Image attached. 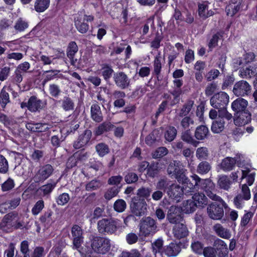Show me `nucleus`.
Segmentation results:
<instances>
[{
	"label": "nucleus",
	"instance_id": "c9c22d12",
	"mask_svg": "<svg viewBox=\"0 0 257 257\" xmlns=\"http://www.w3.org/2000/svg\"><path fill=\"white\" fill-rule=\"evenodd\" d=\"M160 138V131L158 130H155L146 137L145 142L148 145L151 146L156 142L159 141Z\"/></svg>",
	"mask_w": 257,
	"mask_h": 257
},
{
	"label": "nucleus",
	"instance_id": "c756f323",
	"mask_svg": "<svg viewBox=\"0 0 257 257\" xmlns=\"http://www.w3.org/2000/svg\"><path fill=\"white\" fill-rule=\"evenodd\" d=\"M184 189L178 185H172L168 191V195L173 199H177L181 197L184 193Z\"/></svg>",
	"mask_w": 257,
	"mask_h": 257
},
{
	"label": "nucleus",
	"instance_id": "5fc2aeb1",
	"mask_svg": "<svg viewBox=\"0 0 257 257\" xmlns=\"http://www.w3.org/2000/svg\"><path fill=\"white\" fill-rule=\"evenodd\" d=\"M119 191V188L117 186H113L106 191L104 197L105 199L109 200L113 197L116 196Z\"/></svg>",
	"mask_w": 257,
	"mask_h": 257
},
{
	"label": "nucleus",
	"instance_id": "79ce46f5",
	"mask_svg": "<svg viewBox=\"0 0 257 257\" xmlns=\"http://www.w3.org/2000/svg\"><path fill=\"white\" fill-rule=\"evenodd\" d=\"M197 207L193 200H187L183 202L182 211L186 213H191L195 211Z\"/></svg>",
	"mask_w": 257,
	"mask_h": 257
},
{
	"label": "nucleus",
	"instance_id": "0eeeda50",
	"mask_svg": "<svg viewBox=\"0 0 257 257\" xmlns=\"http://www.w3.org/2000/svg\"><path fill=\"white\" fill-rule=\"evenodd\" d=\"M243 155H237L235 157H226L222 160L220 164V168L224 171H230L234 167L236 164L239 167H243L244 164Z\"/></svg>",
	"mask_w": 257,
	"mask_h": 257
},
{
	"label": "nucleus",
	"instance_id": "bf43d9fd",
	"mask_svg": "<svg viewBox=\"0 0 257 257\" xmlns=\"http://www.w3.org/2000/svg\"><path fill=\"white\" fill-rule=\"evenodd\" d=\"M168 153V150L166 147H160L152 153V157L154 159H159L166 156Z\"/></svg>",
	"mask_w": 257,
	"mask_h": 257
},
{
	"label": "nucleus",
	"instance_id": "6e6552de",
	"mask_svg": "<svg viewBox=\"0 0 257 257\" xmlns=\"http://www.w3.org/2000/svg\"><path fill=\"white\" fill-rule=\"evenodd\" d=\"M147 204L144 198L134 197L132 199L130 204L131 211L137 216H142L147 211Z\"/></svg>",
	"mask_w": 257,
	"mask_h": 257
},
{
	"label": "nucleus",
	"instance_id": "a18cd8bd",
	"mask_svg": "<svg viewBox=\"0 0 257 257\" xmlns=\"http://www.w3.org/2000/svg\"><path fill=\"white\" fill-rule=\"evenodd\" d=\"M61 106L66 111L73 110L74 108V103L71 98L65 96L62 100Z\"/></svg>",
	"mask_w": 257,
	"mask_h": 257
},
{
	"label": "nucleus",
	"instance_id": "473e14b6",
	"mask_svg": "<svg viewBox=\"0 0 257 257\" xmlns=\"http://www.w3.org/2000/svg\"><path fill=\"white\" fill-rule=\"evenodd\" d=\"M194 105V101L191 100H187L182 106L180 112L176 117H183L188 116L187 115L191 110Z\"/></svg>",
	"mask_w": 257,
	"mask_h": 257
},
{
	"label": "nucleus",
	"instance_id": "ddd939ff",
	"mask_svg": "<svg viewBox=\"0 0 257 257\" xmlns=\"http://www.w3.org/2000/svg\"><path fill=\"white\" fill-rule=\"evenodd\" d=\"M113 79L116 86L121 89L130 87L131 79L124 72H117L113 74Z\"/></svg>",
	"mask_w": 257,
	"mask_h": 257
},
{
	"label": "nucleus",
	"instance_id": "cd10ccee",
	"mask_svg": "<svg viewBox=\"0 0 257 257\" xmlns=\"http://www.w3.org/2000/svg\"><path fill=\"white\" fill-rule=\"evenodd\" d=\"M213 228L219 237L224 239H229L230 238L231 234L229 230L224 228L220 224L217 223L215 224Z\"/></svg>",
	"mask_w": 257,
	"mask_h": 257
},
{
	"label": "nucleus",
	"instance_id": "9b49d317",
	"mask_svg": "<svg viewBox=\"0 0 257 257\" xmlns=\"http://www.w3.org/2000/svg\"><path fill=\"white\" fill-rule=\"evenodd\" d=\"M18 220V214L17 213H9L3 217L0 223V228L6 232L11 231L16 222Z\"/></svg>",
	"mask_w": 257,
	"mask_h": 257
},
{
	"label": "nucleus",
	"instance_id": "1a4fd4ad",
	"mask_svg": "<svg viewBox=\"0 0 257 257\" xmlns=\"http://www.w3.org/2000/svg\"><path fill=\"white\" fill-rule=\"evenodd\" d=\"M210 104L214 108L219 109L226 107L229 102V96L224 92L215 94L210 99Z\"/></svg>",
	"mask_w": 257,
	"mask_h": 257
},
{
	"label": "nucleus",
	"instance_id": "a878e982",
	"mask_svg": "<svg viewBox=\"0 0 257 257\" xmlns=\"http://www.w3.org/2000/svg\"><path fill=\"white\" fill-rule=\"evenodd\" d=\"M209 135L208 127L203 125L197 127L194 133V136L197 140H204L208 137Z\"/></svg>",
	"mask_w": 257,
	"mask_h": 257
},
{
	"label": "nucleus",
	"instance_id": "864d4df0",
	"mask_svg": "<svg viewBox=\"0 0 257 257\" xmlns=\"http://www.w3.org/2000/svg\"><path fill=\"white\" fill-rule=\"evenodd\" d=\"M10 102L9 93L6 91L5 87L0 92V103L2 108L6 107V105Z\"/></svg>",
	"mask_w": 257,
	"mask_h": 257
},
{
	"label": "nucleus",
	"instance_id": "8fccbe9b",
	"mask_svg": "<svg viewBox=\"0 0 257 257\" xmlns=\"http://www.w3.org/2000/svg\"><path fill=\"white\" fill-rule=\"evenodd\" d=\"M78 50V46L75 42L72 41L68 44L66 50L67 56L69 58H72L75 56Z\"/></svg>",
	"mask_w": 257,
	"mask_h": 257
},
{
	"label": "nucleus",
	"instance_id": "b1692460",
	"mask_svg": "<svg viewBox=\"0 0 257 257\" xmlns=\"http://www.w3.org/2000/svg\"><path fill=\"white\" fill-rule=\"evenodd\" d=\"M247 101L243 98H238L233 101L231 108L234 114L247 110Z\"/></svg>",
	"mask_w": 257,
	"mask_h": 257
},
{
	"label": "nucleus",
	"instance_id": "58836bf2",
	"mask_svg": "<svg viewBox=\"0 0 257 257\" xmlns=\"http://www.w3.org/2000/svg\"><path fill=\"white\" fill-rule=\"evenodd\" d=\"M211 169V164L207 161H203L199 163L196 172L200 175L207 174Z\"/></svg>",
	"mask_w": 257,
	"mask_h": 257
},
{
	"label": "nucleus",
	"instance_id": "de8ad7c7",
	"mask_svg": "<svg viewBox=\"0 0 257 257\" xmlns=\"http://www.w3.org/2000/svg\"><path fill=\"white\" fill-rule=\"evenodd\" d=\"M56 182L47 183L39 188L38 191L43 193L44 196L49 195L56 186Z\"/></svg>",
	"mask_w": 257,
	"mask_h": 257
},
{
	"label": "nucleus",
	"instance_id": "e433bc0d",
	"mask_svg": "<svg viewBox=\"0 0 257 257\" xmlns=\"http://www.w3.org/2000/svg\"><path fill=\"white\" fill-rule=\"evenodd\" d=\"M242 176L241 179L246 178L247 185L251 186L254 181L255 172H250L249 168L246 167L241 170Z\"/></svg>",
	"mask_w": 257,
	"mask_h": 257
},
{
	"label": "nucleus",
	"instance_id": "6ab92c4d",
	"mask_svg": "<svg viewBox=\"0 0 257 257\" xmlns=\"http://www.w3.org/2000/svg\"><path fill=\"white\" fill-rule=\"evenodd\" d=\"M46 104L45 102L38 99L36 96H32L29 99V110L32 112L40 111Z\"/></svg>",
	"mask_w": 257,
	"mask_h": 257
},
{
	"label": "nucleus",
	"instance_id": "aec40b11",
	"mask_svg": "<svg viewBox=\"0 0 257 257\" xmlns=\"http://www.w3.org/2000/svg\"><path fill=\"white\" fill-rule=\"evenodd\" d=\"M174 236L177 239L186 237L188 234L187 227L183 223L176 224L173 228Z\"/></svg>",
	"mask_w": 257,
	"mask_h": 257
},
{
	"label": "nucleus",
	"instance_id": "a211bd4d",
	"mask_svg": "<svg viewBox=\"0 0 257 257\" xmlns=\"http://www.w3.org/2000/svg\"><path fill=\"white\" fill-rule=\"evenodd\" d=\"M191 177L196 181V185H197V189H201L205 192L209 189H214V184L209 179H202L195 174Z\"/></svg>",
	"mask_w": 257,
	"mask_h": 257
},
{
	"label": "nucleus",
	"instance_id": "9d476101",
	"mask_svg": "<svg viewBox=\"0 0 257 257\" xmlns=\"http://www.w3.org/2000/svg\"><path fill=\"white\" fill-rule=\"evenodd\" d=\"M167 219L172 224L181 222L183 219L182 208L176 205L171 206L167 213Z\"/></svg>",
	"mask_w": 257,
	"mask_h": 257
},
{
	"label": "nucleus",
	"instance_id": "f8f14e48",
	"mask_svg": "<svg viewBox=\"0 0 257 257\" xmlns=\"http://www.w3.org/2000/svg\"><path fill=\"white\" fill-rule=\"evenodd\" d=\"M251 87L250 85L245 80H240L236 82L233 86V93L237 96H244L250 93Z\"/></svg>",
	"mask_w": 257,
	"mask_h": 257
},
{
	"label": "nucleus",
	"instance_id": "412c9836",
	"mask_svg": "<svg viewBox=\"0 0 257 257\" xmlns=\"http://www.w3.org/2000/svg\"><path fill=\"white\" fill-rule=\"evenodd\" d=\"M90 116L91 119L96 122H100L103 120L102 112L100 107L97 103H93L91 106Z\"/></svg>",
	"mask_w": 257,
	"mask_h": 257
},
{
	"label": "nucleus",
	"instance_id": "f3484780",
	"mask_svg": "<svg viewBox=\"0 0 257 257\" xmlns=\"http://www.w3.org/2000/svg\"><path fill=\"white\" fill-rule=\"evenodd\" d=\"M251 119V114L247 110L234 114V121L236 125H244L249 122Z\"/></svg>",
	"mask_w": 257,
	"mask_h": 257
},
{
	"label": "nucleus",
	"instance_id": "6e6d98bb",
	"mask_svg": "<svg viewBox=\"0 0 257 257\" xmlns=\"http://www.w3.org/2000/svg\"><path fill=\"white\" fill-rule=\"evenodd\" d=\"M194 123V121L190 116L183 117L180 120V125L183 130H190V126Z\"/></svg>",
	"mask_w": 257,
	"mask_h": 257
},
{
	"label": "nucleus",
	"instance_id": "20e7f679",
	"mask_svg": "<svg viewBox=\"0 0 257 257\" xmlns=\"http://www.w3.org/2000/svg\"><path fill=\"white\" fill-rule=\"evenodd\" d=\"M185 171L181 163L178 161H173L171 162L167 168V172L169 176L175 178L178 182L183 181L185 178Z\"/></svg>",
	"mask_w": 257,
	"mask_h": 257
},
{
	"label": "nucleus",
	"instance_id": "c03bdc74",
	"mask_svg": "<svg viewBox=\"0 0 257 257\" xmlns=\"http://www.w3.org/2000/svg\"><path fill=\"white\" fill-rule=\"evenodd\" d=\"M153 251L154 253L162 254L164 253L163 240L162 238H158L152 243Z\"/></svg>",
	"mask_w": 257,
	"mask_h": 257
},
{
	"label": "nucleus",
	"instance_id": "13d9d810",
	"mask_svg": "<svg viewBox=\"0 0 257 257\" xmlns=\"http://www.w3.org/2000/svg\"><path fill=\"white\" fill-rule=\"evenodd\" d=\"M126 208V203L123 199H117L113 204V208L117 212H123Z\"/></svg>",
	"mask_w": 257,
	"mask_h": 257
},
{
	"label": "nucleus",
	"instance_id": "37998d69",
	"mask_svg": "<svg viewBox=\"0 0 257 257\" xmlns=\"http://www.w3.org/2000/svg\"><path fill=\"white\" fill-rule=\"evenodd\" d=\"M185 178L186 179L183 180V181H179V183H181L184 185L183 187L184 191L185 192V193L188 192H194L195 190L197 188V185H196V181H195V184L191 183L190 180L185 176Z\"/></svg>",
	"mask_w": 257,
	"mask_h": 257
},
{
	"label": "nucleus",
	"instance_id": "0e129e2a",
	"mask_svg": "<svg viewBox=\"0 0 257 257\" xmlns=\"http://www.w3.org/2000/svg\"><path fill=\"white\" fill-rule=\"evenodd\" d=\"M70 200V196L68 193H63L59 195L56 198V202L58 205H64L66 204Z\"/></svg>",
	"mask_w": 257,
	"mask_h": 257
},
{
	"label": "nucleus",
	"instance_id": "c85d7f7f",
	"mask_svg": "<svg viewBox=\"0 0 257 257\" xmlns=\"http://www.w3.org/2000/svg\"><path fill=\"white\" fill-rule=\"evenodd\" d=\"M192 199L198 207H204L208 203L207 198L202 193L194 194L192 196Z\"/></svg>",
	"mask_w": 257,
	"mask_h": 257
},
{
	"label": "nucleus",
	"instance_id": "bb28decb",
	"mask_svg": "<svg viewBox=\"0 0 257 257\" xmlns=\"http://www.w3.org/2000/svg\"><path fill=\"white\" fill-rule=\"evenodd\" d=\"M103 79L106 81H108L112 77L114 71L112 67L106 63L101 65V68L99 70Z\"/></svg>",
	"mask_w": 257,
	"mask_h": 257
},
{
	"label": "nucleus",
	"instance_id": "f704fd0d",
	"mask_svg": "<svg viewBox=\"0 0 257 257\" xmlns=\"http://www.w3.org/2000/svg\"><path fill=\"white\" fill-rule=\"evenodd\" d=\"M177 129L173 126H169L166 127L164 133V138L166 141L171 142L174 141L177 136Z\"/></svg>",
	"mask_w": 257,
	"mask_h": 257
},
{
	"label": "nucleus",
	"instance_id": "3c124183",
	"mask_svg": "<svg viewBox=\"0 0 257 257\" xmlns=\"http://www.w3.org/2000/svg\"><path fill=\"white\" fill-rule=\"evenodd\" d=\"M161 55L159 53L156 56L154 61V73L157 76V79H159V75L160 74L162 64L161 62Z\"/></svg>",
	"mask_w": 257,
	"mask_h": 257
},
{
	"label": "nucleus",
	"instance_id": "338daca9",
	"mask_svg": "<svg viewBox=\"0 0 257 257\" xmlns=\"http://www.w3.org/2000/svg\"><path fill=\"white\" fill-rule=\"evenodd\" d=\"M232 118V115L231 113H229L226 110V107L224 108L218 109V118L223 120L224 119L227 120H231Z\"/></svg>",
	"mask_w": 257,
	"mask_h": 257
},
{
	"label": "nucleus",
	"instance_id": "2eb2a0df",
	"mask_svg": "<svg viewBox=\"0 0 257 257\" xmlns=\"http://www.w3.org/2000/svg\"><path fill=\"white\" fill-rule=\"evenodd\" d=\"M92 137V132L90 130H85L80 135L76 141L73 143V147L75 149H81L85 146L89 142Z\"/></svg>",
	"mask_w": 257,
	"mask_h": 257
},
{
	"label": "nucleus",
	"instance_id": "4468645a",
	"mask_svg": "<svg viewBox=\"0 0 257 257\" xmlns=\"http://www.w3.org/2000/svg\"><path fill=\"white\" fill-rule=\"evenodd\" d=\"M73 237V248L78 250L83 241V231L78 225H73L71 228Z\"/></svg>",
	"mask_w": 257,
	"mask_h": 257
},
{
	"label": "nucleus",
	"instance_id": "393cba45",
	"mask_svg": "<svg viewBox=\"0 0 257 257\" xmlns=\"http://www.w3.org/2000/svg\"><path fill=\"white\" fill-rule=\"evenodd\" d=\"M213 246L216 251H219L218 254L219 257H224L226 255L227 245L223 240L219 238L216 239L214 242Z\"/></svg>",
	"mask_w": 257,
	"mask_h": 257
},
{
	"label": "nucleus",
	"instance_id": "f03ea898",
	"mask_svg": "<svg viewBox=\"0 0 257 257\" xmlns=\"http://www.w3.org/2000/svg\"><path fill=\"white\" fill-rule=\"evenodd\" d=\"M140 235L144 237L153 236L157 231V223L155 219L150 216L144 217L139 223Z\"/></svg>",
	"mask_w": 257,
	"mask_h": 257
},
{
	"label": "nucleus",
	"instance_id": "7ed1b4c3",
	"mask_svg": "<svg viewBox=\"0 0 257 257\" xmlns=\"http://www.w3.org/2000/svg\"><path fill=\"white\" fill-rule=\"evenodd\" d=\"M90 242L92 249L97 253L104 254L110 249V240L107 237L93 235Z\"/></svg>",
	"mask_w": 257,
	"mask_h": 257
},
{
	"label": "nucleus",
	"instance_id": "49530a36",
	"mask_svg": "<svg viewBox=\"0 0 257 257\" xmlns=\"http://www.w3.org/2000/svg\"><path fill=\"white\" fill-rule=\"evenodd\" d=\"M95 150L100 157H103L109 152V149L106 144L103 143H99L95 146Z\"/></svg>",
	"mask_w": 257,
	"mask_h": 257
},
{
	"label": "nucleus",
	"instance_id": "e2e57ef3",
	"mask_svg": "<svg viewBox=\"0 0 257 257\" xmlns=\"http://www.w3.org/2000/svg\"><path fill=\"white\" fill-rule=\"evenodd\" d=\"M208 2L205 1L201 4H198V15L201 18H203V19L207 18V16L205 15L206 13V11L208 10Z\"/></svg>",
	"mask_w": 257,
	"mask_h": 257
},
{
	"label": "nucleus",
	"instance_id": "4c0bfd02",
	"mask_svg": "<svg viewBox=\"0 0 257 257\" xmlns=\"http://www.w3.org/2000/svg\"><path fill=\"white\" fill-rule=\"evenodd\" d=\"M255 75V69L251 68L250 66L245 68H242L239 70V76L242 78L250 79Z\"/></svg>",
	"mask_w": 257,
	"mask_h": 257
},
{
	"label": "nucleus",
	"instance_id": "f257e3e1",
	"mask_svg": "<svg viewBox=\"0 0 257 257\" xmlns=\"http://www.w3.org/2000/svg\"><path fill=\"white\" fill-rule=\"evenodd\" d=\"M120 226L119 220L114 218H103L97 223L98 231L102 234H114Z\"/></svg>",
	"mask_w": 257,
	"mask_h": 257
},
{
	"label": "nucleus",
	"instance_id": "7c9ffc66",
	"mask_svg": "<svg viewBox=\"0 0 257 257\" xmlns=\"http://www.w3.org/2000/svg\"><path fill=\"white\" fill-rule=\"evenodd\" d=\"M114 127V125L110 122L105 121L95 128L94 134L96 136H100L105 132L111 131Z\"/></svg>",
	"mask_w": 257,
	"mask_h": 257
},
{
	"label": "nucleus",
	"instance_id": "4d7b16f0",
	"mask_svg": "<svg viewBox=\"0 0 257 257\" xmlns=\"http://www.w3.org/2000/svg\"><path fill=\"white\" fill-rule=\"evenodd\" d=\"M9 170V162L7 159L0 154V173L6 174Z\"/></svg>",
	"mask_w": 257,
	"mask_h": 257
},
{
	"label": "nucleus",
	"instance_id": "680f3d73",
	"mask_svg": "<svg viewBox=\"0 0 257 257\" xmlns=\"http://www.w3.org/2000/svg\"><path fill=\"white\" fill-rule=\"evenodd\" d=\"M49 92L52 97L58 98L61 93V90L58 85L53 83L49 86Z\"/></svg>",
	"mask_w": 257,
	"mask_h": 257
},
{
	"label": "nucleus",
	"instance_id": "052dcab7",
	"mask_svg": "<svg viewBox=\"0 0 257 257\" xmlns=\"http://www.w3.org/2000/svg\"><path fill=\"white\" fill-rule=\"evenodd\" d=\"M29 26L28 23L23 20L22 18H19L16 22L14 28L18 32H22L26 29Z\"/></svg>",
	"mask_w": 257,
	"mask_h": 257
},
{
	"label": "nucleus",
	"instance_id": "09e8293b",
	"mask_svg": "<svg viewBox=\"0 0 257 257\" xmlns=\"http://www.w3.org/2000/svg\"><path fill=\"white\" fill-rule=\"evenodd\" d=\"M224 121L221 119L217 118V120L212 122L211 130L214 133H219L222 132L224 127Z\"/></svg>",
	"mask_w": 257,
	"mask_h": 257
},
{
	"label": "nucleus",
	"instance_id": "72a5a7b5",
	"mask_svg": "<svg viewBox=\"0 0 257 257\" xmlns=\"http://www.w3.org/2000/svg\"><path fill=\"white\" fill-rule=\"evenodd\" d=\"M50 2V0H36L34 10L38 13H42L49 8Z\"/></svg>",
	"mask_w": 257,
	"mask_h": 257
},
{
	"label": "nucleus",
	"instance_id": "603ef678",
	"mask_svg": "<svg viewBox=\"0 0 257 257\" xmlns=\"http://www.w3.org/2000/svg\"><path fill=\"white\" fill-rule=\"evenodd\" d=\"M209 156V151L206 147H200L196 150V156L200 160H206Z\"/></svg>",
	"mask_w": 257,
	"mask_h": 257
},
{
	"label": "nucleus",
	"instance_id": "4be33fe9",
	"mask_svg": "<svg viewBox=\"0 0 257 257\" xmlns=\"http://www.w3.org/2000/svg\"><path fill=\"white\" fill-rule=\"evenodd\" d=\"M26 127L29 131L35 133L45 132L49 129L48 124L46 123L28 122Z\"/></svg>",
	"mask_w": 257,
	"mask_h": 257
},
{
	"label": "nucleus",
	"instance_id": "2f4dec72",
	"mask_svg": "<svg viewBox=\"0 0 257 257\" xmlns=\"http://www.w3.org/2000/svg\"><path fill=\"white\" fill-rule=\"evenodd\" d=\"M231 184L232 181L227 176L224 175L219 176L217 185L220 189L228 191Z\"/></svg>",
	"mask_w": 257,
	"mask_h": 257
},
{
	"label": "nucleus",
	"instance_id": "39448f33",
	"mask_svg": "<svg viewBox=\"0 0 257 257\" xmlns=\"http://www.w3.org/2000/svg\"><path fill=\"white\" fill-rule=\"evenodd\" d=\"M212 203L207 208L208 216L214 220L221 219L224 215L223 208L227 207V204L224 201Z\"/></svg>",
	"mask_w": 257,
	"mask_h": 257
},
{
	"label": "nucleus",
	"instance_id": "ea45409f",
	"mask_svg": "<svg viewBox=\"0 0 257 257\" xmlns=\"http://www.w3.org/2000/svg\"><path fill=\"white\" fill-rule=\"evenodd\" d=\"M169 92L172 95V100L170 102V104L173 106L180 102L181 95L183 93L182 89L174 88L173 90L170 91Z\"/></svg>",
	"mask_w": 257,
	"mask_h": 257
},
{
	"label": "nucleus",
	"instance_id": "a19ab883",
	"mask_svg": "<svg viewBox=\"0 0 257 257\" xmlns=\"http://www.w3.org/2000/svg\"><path fill=\"white\" fill-rule=\"evenodd\" d=\"M60 72L58 70H50L44 72L45 74V78L42 81V85L44 86L48 81L56 78Z\"/></svg>",
	"mask_w": 257,
	"mask_h": 257
},
{
	"label": "nucleus",
	"instance_id": "69168bd1",
	"mask_svg": "<svg viewBox=\"0 0 257 257\" xmlns=\"http://www.w3.org/2000/svg\"><path fill=\"white\" fill-rule=\"evenodd\" d=\"M101 186V183L99 181L93 180L86 185L85 189L87 191H92L98 189Z\"/></svg>",
	"mask_w": 257,
	"mask_h": 257
},
{
	"label": "nucleus",
	"instance_id": "423d86ee",
	"mask_svg": "<svg viewBox=\"0 0 257 257\" xmlns=\"http://www.w3.org/2000/svg\"><path fill=\"white\" fill-rule=\"evenodd\" d=\"M53 167L50 164L40 166L35 172L32 179L35 183H43L52 175Z\"/></svg>",
	"mask_w": 257,
	"mask_h": 257
},
{
	"label": "nucleus",
	"instance_id": "774afa93",
	"mask_svg": "<svg viewBox=\"0 0 257 257\" xmlns=\"http://www.w3.org/2000/svg\"><path fill=\"white\" fill-rule=\"evenodd\" d=\"M170 181L166 178L161 179L156 184V188L165 192L166 190L170 186Z\"/></svg>",
	"mask_w": 257,
	"mask_h": 257
},
{
	"label": "nucleus",
	"instance_id": "dca6fc26",
	"mask_svg": "<svg viewBox=\"0 0 257 257\" xmlns=\"http://www.w3.org/2000/svg\"><path fill=\"white\" fill-rule=\"evenodd\" d=\"M85 17L81 12L78 13L74 17V25L77 31L81 33L85 34L89 30V25L84 22Z\"/></svg>",
	"mask_w": 257,
	"mask_h": 257
},
{
	"label": "nucleus",
	"instance_id": "5701e85b",
	"mask_svg": "<svg viewBox=\"0 0 257 257\" xmlns=\"http://www.w3.org/2000/svg\"><path fill=\"white\" fill-rule=\"evenodd\" d=\"M181 251L179 243L171 242L164 248V253L168 257L176 256Z\"/></svg>",
	"mask_w": 257,
	"mask_h": 257
}]
</instances>
